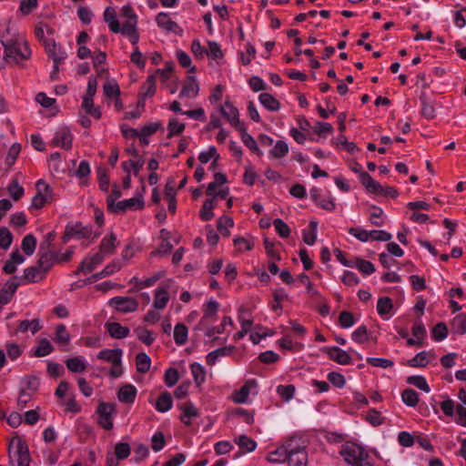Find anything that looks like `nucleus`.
<instances>
[{
	"mask_svg": "<svg viewBox=\"0 0 466 466\" xmlns=\"http://www.w3.org/2000/svg\"><path fill=\"white\" fill-rule=\"evenodd\" d=\"M9 29L6 34L1 35V43L5 47V55L7 59L13 60L16 64L28 59L31 56V49L27 42L23 38H13L8 36Z\"/></svg>",
	"mask_w": 466,
	"mask_h": 466,
	"instance_id": "nucleus-1",
	"label": "nucleus"
},
{
	"mask_svg": "<svg viewBox=\"0 0 466 466\" xmlns=\"http://www.w3.org/2000/svg\"><path fill=\"white\" fill-rule=\"evenodd\" d=\"M339 454L351 466H375L370 461L368 451L360 445L348 441L341 446Z\"/></svg>",
	"mask_w": 466,
	"mask_h": 466,
	"instance_id": "nucleus-2",
	"label": "nucleus"
},
{
	"mask_svg": "<svg viewBox=\"0 0 466 466\" xmlns=\"http://www.w3.org/2000/svg\"><path fill=\"white\" fill-rule=\"evenodd\" d=\"M289 466H308V452L306 446L299 438H290L288 440V456Z\"/></svg>",
	"mask_w": 466,
	"mask_h": 466,
	"instance_id": "nucleus-3",
	"label": "nucleus"
},
{
	"mask_svg": "<svg viewBox=\"0 0 466 466\" xmlns=\"http://www.w3.org/2000/svg\"><path fill=\"white\" fill-rule=\"evenodd\" d=\"M10 462L15 461L17 466H30V455L28 446L19 437L13 438L8 445Z\"/></svg>",
	"mask_w": 466,
	"mask_h": 466,
	"instance_id": "nucleus-4",
	"label": "nucleus"
},
{
	"mask_svg": "<svg viewBox=\"0 0 466 466\" xmlns=\"http://www.w3.org/2000/svg\"><path fill=\"white\" fill-rule=\"evenodd\" d=\"M92 227L84 226L82 223H68L66 227L65 233L62 237L63 242L66 243L71 238H87L92 235Z\"/></svg>",
	"mask_w": 466,
	"mask_h": 466,
	"instance_id": "nucleus-5",
	"label": "nucleus"
},
{
	"mask_svg": "<svg viewBox=\"0 0 466 466\" xmlns=\"http://www.w3.org/2000/svg\"><path fill=\"white\" fill-rule=\"evenodd\" d=\"M96 412L98 414V424L106 430H111L114 425L112 416L116 413V405L102 402L98 405Z\"/></svg>",
	"mask_w": 466,
	"mask_h": 466,
	"instance_id": "nucleus-6",
	"label": "nucleus"
},
{
	"mask_svg": "<svg viewBox=\"0 0 466 466\" xmlns=\"http://www.w3.org/2000/svg\"><path fill=\"white\" fill-rule=\"evenodd\" d=\"M37 193L32 198L31 206L35 208H42L45 204L52 199V189L44 180L36 182Z\"/></svg>",
	"mask_w": 466,
	"mask_h": 466,
	"instance_id": "nucleus-7",
	"label": "nucleus"
},
{
	"mask_svg": "<svg viewBox=\"0 0 466 466\" xmlns=\"http://www.w3.org/2000/svg\"><path fill=\"white\" fill-rule=\"evenodd\" d=\"M219 111L221 115L227 118L229 124L238 130H244L245 125L239 120V113L236 106L229 101H226L224 106H220Z\"/></svg>",
	"mask_w": 466,
	"mask_h": 466,
	"instance_id": "nucleus-8",
	"label": "nucleus"
},
{
	"mask_svg": "<svg viewBox=\"0 0 466 466\" xmlns=\"http://www.w3.org/2000/svg\"><path fill=\"white\" fill-rule=\"evenodd\" d=\"M109 305L122 313L134 312L138 308V302L131 297H114L109 300Z\"/></svg>",
	"mask_w": 466,
	"mask_h": 466,
	"instance_id": "nucleus-9",
	"label": "nucleus"
},
{
	"mask_svg": "<svg viewBox=\"0 0 466 466\" xmlns=\"http://www.w3.org/2000/svg\"><path fill=\"white\" fill-rule=\"evenodd\" d=\"M73 134L68 127L58 128L52 139V144L56 147H61L66 150H69L72 147Z\"/></svg>",
	"mask_w": 466,
	"mask_h": 466,
	"instance_id": "nucleus-10",
	"label": "nucleus"
},
{
	"mask_svg": "<svg viewBox=\"0 0 466 466\" xmlns=\"http://www.w3.org/2000/svg\"><path fill=\"white\" fill-rule=\"evenodd\" d=\"M156 23L158 27L167 32H172L177 35H181L183 32L181 27L175 21H173L169 15L166 12H160L156 16Z\"/></svg>",
	"mask_w": 466,
	"mask_h": 466,
	"instance_id": "nucleus-11",
	"label": "nucleus"
},
{
	"mask_svg": "<svg viewBox=\"0 0 466 466\" xmlns=\"http://www.w3.org/2000/svg\"><path fill=\"white\" fill-rule=\"evenodd\" d=\"M324 352L329 355L330 360L340 365H349L352 361L350 354L337 346L327 347L325 348Z\"/></svg>",
	"mask_w": 466,
	"mask_h": 466,
	"instance_id": "nucleus-12",
	"label": "nucleus"
},
{
	"mask_svg": "<svg viewBox=\"0 0 466 466\" xmlns=\"http://www.w3.org/2000/svg\"><path fill=\"white\" fill-rule=\"evenodd\" d=\"M145 202L141 198H131L128 199H124L118 201L115 207L111 209L113 212H125L128 209L131 210H139L144 208Z\"/></svg>",
	"mask_w": 466,
	"mask_h": 466,
	"instance_id": "nucleus-13",
	"label": "nucleus"
},
{
	"mask_svg": "<svg viewBox=\"0 0 466 466\" xmlns=\"http://www.w3.org/2000/svg\"><path fill=\"white\" fill-rule=\"evenodd\" d=\"M46 50L54 64H61L66 58V51L56 44L54 40L46 42Z\"/></svg>",
	"mask_w": 466,
	"mask_h": 466,
	"instance_id": "nucleus-14",
	"label": "nucleus"
},
{
	"mask_svg": "<svg viewBox=\"0 0 466 466\" xmlns=\"http://www.w3.org/2000/svg\"><path fill=\"white\" fill-rule=\"evenodd\" d=\"M46 272L38 266L26 268L24 270V275L19 278L22 284L35 283L42 280L46 277Z\"/></svg>",
	"mask_w": 466,
	"mask_h": 466,
	"instance_id": "nucleus-15",
	"label": "nucleus"
},
{
	"mask_svg": "<svg viewBox=\"0 0 466 466\" xmlns=\"http://www.w3.org/2000/svg\"><path fill=\"white\" fill-rule=\"evenodd\" d=\"M137 393V390L134 385L126 384L119 389L117 398L122 403L131 404L135 401Z\"/></svg>",
	"mask_w": 466,
	"mask_h": 466,
	"instance_id": "nucleus-16",
	"label": "nucleus"
},
{
	"mask_svg": "<svg viewBox=\"0 0 466 466\" xmlns=\"http://www.w3.org/2000/svg\"><path fill=\"white\" fill-rule=\"evenodd\" d=\"M41 252L37 266L46 273L58 261V253L51 252L50 250H42Z\"/></svg>",
	"mask_w": 466,
	"mask_h": 466,
	"instance_id": "nucleus-17",
	"label": "nucleus"
},
{
	"mask_svg": "<svg viewBox=\"0 0 466 466\" xmlns=\"http://www.w3.org/2000/svg\"><path fill=\"white\" fill-rule=\"evenodd\" d=\"M25 257L20 254L18 249L14 250L9 257V259L5 262L3 267V271L5 274H13L16 271L18 265L24 263Z\"/></svg>",
	"mask_w": 466,
	"mask_h": 466,
	"instance_id": "nucleus-18",
	"label": "nucleus"
},
{
	"mask_svg": "<svg viewBox=\"0 0 466 466\" xmlns=\"http://www.w3.org/2000/svg\"><path fill=\"white\" fill-rule=\"evenodd\" d=\"M162 277V272L158 271L155 273L152 277L147 278L144 280L138 279L137 277H133L129 283L134 285V288L130 289L131 292L137 291L143 288H147L153 286L160 278Z\"/></svg>",
	"mask_w": 466,
	"mask_h": 466,
	"instance_id": "nucleus-19",
	"label": "nucleus"
},
{
	"mask_svg": "<svg viewBox=\"0 0 466 466\" xmlns=\"http://www.w3.org/2000/svg\"><path fill=\"white\" fill-rule=\"evenodd\" d=\"M123 350L121 349L103 350L98 352L96 358L111 364L122 361Z\"/></svg>",
	"mask_w": 466,
	"mask_h": 466,
	"instance_id": "nucleus-20",
	"label": "nucleus"
},
{
	"mask_svg": "<svg viewBox=\"0 0 466 466\" xmlns=\"http://www.w3.org/2000/svg\"><path fill=\"white\" fill-rule=\"evenodd\" d=\"M104 260V258L102 256V253H96L95 255H93L89 260H87L86 258L84 259L77 271L76 272V274H78L79 272H84V273H88V272H91L93 271L99 264L102 263V261Z\"/></svg>",
	"mask_w": 466,
	"mask_h": 466,
	"instance_id": "nucleus-21",
	"label": "nucleus"
},
{
	"mask_svg": "<svg viewBox=\"0 0 466 466\" xmlns=\"http://www.w3.org/2000/svg\"><path fill=\"white\" fill-rule=\"evenodd\" d=\"M288 456V440L285 443L278 447L275 451H270L267 455V461L271 463H283L287 461Z\"/></svg>",
	"mask_w": 466,
	"mask_h": 466,
	"instance_id": "nucleus-22",
	"label": "nucleus"
},
{
	"mask_svg": "<svg viewBox=\"0 0 466 466\" xmlns=\"http://www.w3.org/2000/svg\"><path fill=\"white\" fill-rule=\"evenodd\" d=\"M198 91L199 86L196 78L194 76H188L179 93V97L186 96L189 98H194L198 94Z\"/></svg>",
	"mask_w": 466,
	"mask_h": 466,
	"instance_id": "nucleus-23",
	"label": "nucleus"
},
{
	"mask_svg": "<svg viewBox=\"0 0 466 466\" xmlns=\"http://www.w3.org/2000/svg\"><path fill=\"white\" fill-rule=\"evenodd\" d=\"M105 327L109 335L116 339H124L129 334V329L127 327L121 326L118 322H108Z\"/></svg>",
	"mask_w": 466,
	"mask_h": 466,
	"instance_id": "nucleus-24",
	"label": "nucleus"
},
{
	"mask_svg": "<svg viewBox=\"0 0 466 466\" xmlns=\"http://www.w3.org/2000/svg\"><path fill=\"white\" fill-rule=\"evenodd\" d=\"M169 300L168 290L167 287H158L155 290V299L153 308L156 309H163L166 308Z\"/></svg>",
	"mask_w": 466,
	"mask_h": 466,
	"instance_id": "nucleus-25",
	"label": "nucleus"
},
{
	"mask_svg": "<svg viewBox=\"0 0 466 466\" xmlns=\"http://www.w3.org/2000/svg\"><path fill=\"white\" fill-rule=\"evenodd\" d=\"M104 21L108 25L111 32L118 34L122 26H120L117 19L116 13L114 8L106 7L104 11Z\"/></svg>",
	"mask_w": 466,
	"mask_h": 466,
	"instance_id": "nucleus-26",
	"label": "nucleus"
},
{
	"mask_svg": "<svg viewBox=\"0 0 466 466\" xmlns=\"http://www.w3.org/2000/svg\"><path fill=\"white\" fill-rule=\"evenodd\" d=\"M420 100L421 103V115L427 119H433L436 116L433 101L425 93L420 95Z\"/></svg>",
	"mask_w": 466,
	"mask_h": 466,
	"instance_id": "nucleus-27",
	"label": "nucleus"
},
{
	"mask_svg": "<svg viewBox=\"0 0 466 466\" xmlns=\"http://www.w3.org/2000/svg\"><path fill=\"white\" fill-rule=\"evenodd\" d=\"M360 179L370 193L376 194L377 191L382 190V186L367 172H360Z\"/></svg>",
	"mask_w": 466,
	"mask_h": 466,
	"instance_id": "nucleus-28",
	"label": "nucleus"
},
{
	"mask_svg": "<svg viewBox=\"0 0 466 466\" xmlns=\"http://www.w3.org/2000/svg\"><path fill=\"white\" fill-rule=\"evenodd\" d=\"M116 237L113 232H111L101 240L100 250L98 253H102L103 258L106 255L113 254L116 248Z\"/></svg>",
	"mask_w": 466,
	"mask_h": 466,
	"instance_id": "nucleus-29",
	"label": "nucleus"
},
{
	"mask_svg": "<svg viewBox=\"0 0 466 466\" xmlns=\"http://www.w3.org/2000/svg\"><path fill=\"white\" fill-rule=\"evenodd\" d=\"M173 406L172 396L168 391H165L159 395L157 398L155 408L158 412H167Z\"/></svg>",
	"mask_w": 466,
	"mask_h": 466,
	"instance_id": "nucleus-30",
	"label": "nucleus"
},
{
	"mask_svg": "<svg viewBox=\"0 0 466 466\" xmlns=\"http://www.w3.org/2000/svg\"><path fill=\"white\" fill-rule=\"evenodd\" d=\"M370 338L374 341L377 340L376 337H371V333L368 331V329L365 325L358 327L351 334L352 340L359 344H363L369 341Z\"/></svg>",
	"mask_w": 466,
	"mask_h": 466,
	"instance_id": "nucleus-31",
	"label": "nucleus"
},
{
	"mask_svg": "<svg viewBox=\"0 0 466 466\" xmlns=\"http://www.w3.org/2000/svg\"><path fill=\"white\" fill-rule=\"evenodd\" d=\"M260 104L268 111L276 112L280 109V103L270 94L262 93L258 96Z\"/></svg>",
	"mask_w": 466,
	"mask_h": 466,
	"instance_id": "nucleus-32",
	"label": "nucleus"
},
{
	"mask_svg": "<svg viewBox=\"0 0 466 466\" xmlns=\"http://www.w3.org/2000/svg\"><path fill=\"white\" fill-rule=\"evenodd\" d=\"M255 380H248L238 390H237L233 395V400L236 403H245L248 400V395L250 393V388L252 385H255Z\"/></svg>",
	"mask_w": 466,
	"mask_h": 466,
	"instance_id": "nucleus-33",
	"label": "nucleus"
},
{
	"mask_svg": "<svg viewBox=\"0 0 466 466\" xmlns=\"http://www.w3.org/2000/svg\"><path fill=\"white\" fill-rule=\"evenodd\" d=\"M233 350H234L233 346H228V347L219 348V349H217V350L209 352L206 357L208 365H209V366L215 365L217 360L219 358L228 355L229 353L232 352Z\"/></svg>",
	"mask_w": 466,
	"mask_h": 466,
	"instance_id": "nucleus-34",
	"label": "nucleus"
},
{
	"mask_svg": "<svg viewBox=\"0 0 466 466\" xmlns=\"http://www.w3.org/2000/svg\"><path fill=\"white\" fill-rule=\"evenodd\" d=\"M66 365L70 371L75 373L83 372L86 368V364L83 356H76L67 359L66 360Z\"/></svg>",
	"mask_w": 466,
	"mask_h": 466,
	"instance_id": "nucleus-35",
	"label": "nucleus"
},
{
	"mask_svg": "<svg viewBox=\"0 0 466 466\" xmlns=\"http://www.w3.org/2000/svg\"><path fill=\"white\" fill-rule=\"evenodd\" d=\"M182 415H181V420L186 425H190L191 418H195L198 416V410L197 407L192 402L185 403L182 406Z\"/></svg>",
	"mask_w": 466,
	"mask_h": 466,
	"instance_id": "nucleus-36",
	"label": "nucleus"
},
{
	"mask_svg": "<svg viewBox=\"0 0 466 466\" xmlns=\"http://www.w3.org/2000/svg\"><path fill=\"white\" fill-rule=\"evenodd\" d=\"M188 329L183 323H177L174 328V340L178 346L184 345L187 340Z\"/></svg>",
	"mask_w": 466,
	"mask_h": 466,
	"instance_id": "nucleus-37",
	"label": "nucleus"
},
{
	"mask_svg": "<svg viewBox=\"0 0 466 466\" xmlns=\"http://www.w3.org/2000/svg\"><path fill=\"white\" fill-rule=\"evenodd\" d=\"M54 350V347L51 342L47 339H41L38 341L37 347L35 349L34 356L35 357H46L49 355Z\"/></svg>",
	"mask_w": 466,
	"mask_h": 466,
	"instance_id": "nucleus-38",
	"label": "nucleus"
},
{
	"mask_svg": "<svg viewBox=\"0 0 466 466\" xmlns=\"http://www.w3.org/2000/svg\"><path fill=\"white\" fill-rule=\"evenodd\" d=\"M136 365L139 373H146L150 369L151 359L147 353L140 352L136 357Z\"/></svg>",
	"mask_w": 466,
	"mask_h": 466,
	"instance_id": "nucleus-39",
	"label": "nucleus"
},
{
	"mask_svg": "<svg viewBox=\"0 0 466 466\" xmlns=\"http://www.w3.org/2000/svg\"><path fill=\"white\" fill-rule=\"evenodd\" d=\"M191 373L197 386H200L206 380V371L204 367L198 362H193L190 365Z\"/></svg>",
	"mask_w": 466,
	"mask_h": 466,
	"instance_id": "nucleus-40",
	"label": "nucleus"
},
{
	"mask_svg": "<svg viewBox=\"0 0 466 466\" xmlns=\"http://www.w3.org/2000/svg\"><path fill=\"white\" fill-rule=\"evenodd\" d=\"M82 108L86 114L99 119L102 116L101 110L98 106H95L94 98L83 97Z\"/></svg>",
	"mask_w": 466,
	"mask_h": 466,
	"instance_id": "nucleus-41",
	"label": "nucleus"
},
{
	"mask_svg": "<svg viewBox=\"0 0 466 466\" xmlns=\"http://www.w3.org/2000/svg\"><path fill=\"white\" fill-rule=\"evenodd\" d=\"M37 240L32 234L24 237L21 248L26 256H32L35 250Z\"/></svg>",
	"mask_w": 466,
	"mask_h": 466,
	"instance_id": "nucleus-42",
	"label": "nucleus"
},
{
	"mask_svg": "<svg viewBox=\"0 0 466 466\" xmlns=\"http://www.w3.org/2000/svg\"><path fill=\"white\" fill-rule=\"evenodd\" d=\"M137 25H123L119 32L127 36L134 46H137L139 41V34L137 33Z\"/></svg>",
	"mask_w": 466,
	"mask_h": 466,
	"instance_id": "nucleus-43",
	"label": "nucleus"
},
{
	"mask_svg": "<svg viewBox=\"0 0 466 466\" xmlns=\"http://www.w3.org/2000/svg\"><path fill=\"white\" fill-rule=\"evenodd\" d=\"M289 153V146L284 140H278L268 154L274 158H282Z\"/></svg>",
	"mask_w": 466,
	"mask_h": 466,
	"instance_id": "nucleus-44",
	"label": "nucleus"
},
{
	"mask_svg": "<svg viewBox=\"0 0 466 466\" xmlns=\"http://www.w3.org/2000/svg\"><path fill=\"white\" fill-rule=\"evenodd\" d=\"M241 133V140L243 144L249 148L252 152L258 154V156L262 155V152L260 151L259 147H258V144L256 140L252 137L251 135L247 133L246 128L244 130H238Z\"/></svg>",
	"mask_w": 466,
	"mask_h": 466,
	"instance_id": "nucleus-45",
	"label": "nucleus"
},
{
	"mask_svg": "<svg viewBox=\"0 0 466 466\" xmlns=\"http://www.w3.org/2000/svg\"><path fill=\"white\" fill-rule=\"evenodd\" d=\"M234 226V221L232 218L228 216H222L218 220V230L223 237L228 238L230 232L228 230L229 228Z\"/></svg>",
	"mask_w": 466,
	"mask_h": 466,
	"instance_id": "nucleus-46",
	"label": "nucleus"
},
{
	"mask_svg": "<svg viewBox=\"0 0 466 466\" xmlns=\"http://www.w3.org/2000/svg\"><path fill=\"white\" fill-rule=\"evenodd\" d=\"M214 208H215L214 198L206 199L202 206V209L200 211V218L203 221L211 220L214 217V212H213Z\"/></svg>",
	"mask_w": 466,
	"mask_h": 466,
	"instance_id": "nucleus-47",
	"label": "nucleus"
},
{
	"mask_svg": "<svg viewBox=\"0 0 466 466\" xmlns=\"http://www.w3.org/2000/svg\"><path fill=\"white\" fill-rule=\"evenodd\" d=\"M235 442L240 449L245 450L248 452H251L257 448L256 441L246 435H240L235 438Z\"/></svg>",
	"mask_w": 466,
	"mask_h": 466,
	"instance_id": "nucleus-48",
	"label": "nucleus"
},
{
	"mask_svg": "<svg viewBox=\"0 0 466 466\" xmlns=\"http://www.w3.org/2000/svg\"><path fill=\"white\" fill-rule=\"evenodd\" d=\"M317 221H310L309 229L303 230V241L309 246H312L317 239Z\"/></svg>",
	"mask_w": 466,
	"mask_h": 466,
	"instance_id": "nucleus-49",
	"label": "nucleus"
},
{
	"mask_svg": "<svg viewBox=\"0 0 466 466\" xmlns=\"http://www.w3.org/2000/svg\"><path fill=\"white\" fill-rule=\"evenodd\" d=\"M54 339L56 343L61 345L69 343L71 337L64 324H59L56 326Z\"/></svg>",
	"mask_w": 466,
	"mask_h": 466,
	"instance_id": "nucleus-50",
	"label": "nucleus"
},
{
	"mask_svg": "<svg viewBox=\"0 0 466 466\" xmlns=\"http://www.w3.org/2000/svg\"><path fill=\"white\" fill-rule=\"evenodd\" d=\"M402 401L409 407H415L419 402V394L413 389H406L401 393Z\"/></svg>",
	"mask_w": 466,
	"mask_h": 466,
	"instance_id": "nucleus-51",
	"label": "nucleus"
},
{
	"mask_svg": "<svg viewBox=\"0 0 466 466\" xmlns=\"http://www.w3.org/2000/svg\"><path fill=\"white\" fill-rule=\"evenodd\" d=\"M121 268V265L119 261H113L107 264L101 271L94 274L95 279H103L107 276L114 274Z\"/></svg>",
	"mask_w": 466,
	"mask_h": 466,
	"instance_id": "nucleus-52",
	"label": "nucleus"
},
{
	"mask_svg": "<svg viewBox=\"0 0 466 466\" xmlns=\"http://www.w3.org/2000/svg\"><path fill=\"white\" fill-rule=\"evenodd\" d=\"M407 382L409 384H411L415 386L416 388L420 389V390H423L424 392H430L431 388L426 380V379L423 376L414 375L410 376L407 379Z\"/></svg>",
	"mask_w": 466,
	"mask_h": 466,
	"instance_id": "nucleus-53",
	"label": "nucleus"
},
{
	"mask_svg": "<svg viewBox=\"0 0 466 466\" xmlns=\"http://www.w3.org/2000/svg\"><path fill=\"white\" fill-rule=\"evenodd\" d=\"M120 15L127 20L123 25H137V15H136L133 7L126 5L121 8Z\"/></svg>",
	"mask_w": 466,
	"mask_h": 466,
	"instance_id": "nucleus-54",
	"label": "nucleus"
},
{
	"mask_svg": "<svg viewBox=\"0 0 466 466\" xmlns=\"http://www.w3.org/2000/svg\"><path fill=\"white\" fill-rule=\"evenodd\" d=\"M393 309L392 300L389 297H381L377 302V311L379 315L384 316L389 314Z\"/></svg>",
	"mask_w": 466,
	"mask_h": 466,
	"instance_id": "nucleus-55",
	"label": "nucleus"
},
{
	"mask_svg": "<svg viewBox=\"0 0 466 466\" xmlns=\"http://www.w3.org/2000/svg\"><path fill=\"white\" fill-rule=\"evenodd\" d=\"M354 267L358 268L360 271H361L364 275H371L375 272L374 265L369 261L365 260L361 258H356Z\"/></svg>",
	"mask_w": 466,
	"mask_h": 466,
	"instance_id": "nucleus-56",
	"label": "nucleus"
},
{
	"mask_svg": "<svg viewBox=\"0 0 466 466\" xmlns=\"http://www.w3.org/2000/svg\"><path fill=\"white\" fill-rule=\"evenodd\" d=\"M41 329L40 323L38 319H25L20 322L18 326V330L21 332H25L27 330H30L32 334L36 333Z\"/></svg>",
	"mask_w": 466,
	"mask_h": 466,
	"instance_id": "nucleus-57",
	"label": "nucleus"
},
{
	"mask_svg": "<svg viewBox=\"0 0 466 466\" xmlns=\"http://www.w3.org/2000/svg\"><path fill=\"white\" fill-rule=\"evenodd\" d=\"M7 189H8V192H9L11 198L15 201L19 200L25 193L24 187L22 186H20L19 183L17 182V180L15 178L12 179V181L8 185Z\"/></svg>",
	"mask_w": 466,
	"mask_h": 466,
	"instance_id": "nucleus-58",
	"label": "nucleus"
},
{
	"mask_svg": "<svg viewBox=\"0 0 466 466\" xmlns=\"http://www.w3.org/2000/svg\"><path fill=\"white\" fill-rule=\"evenodd\" d=\"M315 203L327 211H332L336 208L334 198L329 192L325 196L322 195Z\"/></svg>",
	"mask_w": 466,
	"mask_h": 466,
	"instance_id": "nucleus-59",
	"label": "nucleus"
},
{
	"mask_svg": "<svg viewBox=\"0 0 466 466\" xmlns=\"http://www.w3.org/2000/svg\"><path fill=\"white\" fill-rule=\"evenodd\" d=\"M432 338L436 341H441L448 336V329L444 322L437 323L431 330Z\"/></svg>",
	"mask_w": 466,
	"mask_h": 466,
	"instance_id": "nucleus-60",
	"label": "nucleus"
},
{
	"mask_svg": "<svg viewBox=\"0 0 466 466\" xmlns=\"http://www.w3.org/2000/svg\"><path fill=\"white\" fill-rule=\"evenodd\" d=\"M104 95L108 97H116L120 96V88L116 82L115 81H106V83L103 86Z\"/></svg>",
	"mask_w": 466,
	"mask_h": 466,
	"instance_id": "nucleus-61",
	"label": "nucleus"
},
{
	"mask_svg": "<svg viewBox=\"0 0 466 466\" xmlns=\"http://www.w3.org/2000/svg\"><path fill=\"white\" fill-rule=\"evenodd\" d=\"M429 363L428 360V352L420 351L416 356L408 360V365L410 367H426Z\"/></svg>",
	"mask_w": 466,
	"mask_h": 466,
	"instance_id": "nucleus-62",
	"label": "nucleus"
},
{
	"mask_svg": "<svg viewBox=\"0 0 466 466\" xmlns=\"http://www.w3.org/2000/svg\"><path fill=\"white\" fill-rule=\"evenodd\" d=\"M166 445L165 436L162 431H157L151 438V448L155 452L160 451Z\"/></svg>",
	"mask_w": 466,
	"mask_h": 466,
	"instance_id": "nucleus-63",
	"label": "nucleus"
},
{
	"mask_svg": "<svg viewBox=\"0 0 466 466\" xmlns=\"http://www.w3.org/2000/svg\"><path fill=\"white\" fill-rule=\"evenodd\" d=\"M452 328L458 334L466 333V317L464 315H457L451 322Z\"/></svg>",
	"mask_w": 466,
	"mask_h": 466,
	"instance_id": "nucleus-64",
	"label": "nucleus"
}]
</instances>
